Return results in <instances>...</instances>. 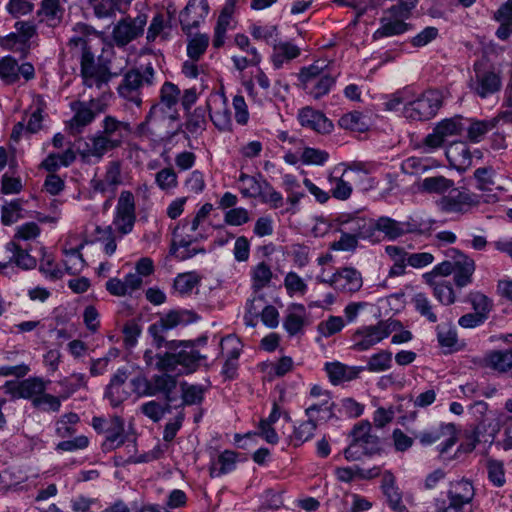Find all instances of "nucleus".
<instances>
[{
	"label": "nucleus",
	"mask_w": 512,
	"mask_h": 512,
	"mask_svg": "<svg viewBox=\"0 0 512 512\" xmlns=\"http://www.w3.org/2000/svg\"><path fill=\"white\" fill-rule=\"evenodd\" d=\"M202 223L195 218L183 219L173 231L170 254L180 261L194 257L197 254H205L204 247H192L194 243L206 239V235L199 231Z\"/></svg>",
	"instance_id": "f257e3e1"
},
{
	"label": "nucleus",
	"mask_w": 512,
	"mask_h": 512,
	"mask_svg": "<svg viewBox=\"0 0 512 512\" xmlns=\"http://www.w3.org/2000/svg\"><path fill=\"white\" fill-rule=\"evenodd\" d=\"M417 2L418 0H401L387 9L380 19L381 26L373 33V39L399 35L407 31L408 25L404 20L409 18Z\"/></svg>",
	"instance_id": "f03ea898"
},
{
	"label": "nucleus",
	"mask_w": 512,
	"mask_h": 512,
	"mask_svg": "<svg viewBox=\"0 0 512 512\" xmlns=\"http://www.w3.org/2000/svg\"><path fill=\"white\" fill-rule=\"evenodd\" d=\"M298 79L303 90L315 99L328 94L336 79L326 69L323 62L316 61L300 70Z\"/></svg>",
	"instance_id": "7ed1b4c3"
},
{
	"label": "nucleus",
	"mask_w": 512,
	"mask_h": 512,
	"mask_svg": "<svg viewBox=\"0 0 512 512\" xmlns=\"http://www.w3.org/2000/svg\"><path fill=\"white\" fill-rule=\"evenodd\" d=\"M154 74L151 64L147 65L143 72L135 69L128 71L117 88L119 96L138 107L141 106L140 90L144 85L151 86L153 84Z\"/></svg>",
	"instance_id": "20e7f679"
},
{
	"label": "nucleus",
	"mask_w": 512,
	"mask_h": 512,
	"mask_svg": "<svg viewBox=\"0 0 512 512\" xmlns=\"http://www.w3.org/2000/svg\"><path fill=\"white\" fill-rule=\"evenodd\" d=\"M401 327L402 324L396 320L380 321L375 325L362 327L354 334L353 349L356 351L369 350Z\"/></svg>",
	"instance_id": "39448f33"
},
{
	"label": "nucleus",
	"mask_w": 512,
	"mask_h": 512,
	"mask_svg": "<svg viewBox=\"0 0 512 512\" xmlns=\"http://www.w3.org/2000/svg\"><path fill=\"white\" fill-rule=\"evenodd\" d=\"M441 104V97L437 91H426L417 99H409L403 107V116L412 121H426L436 115Z\"/></svg>",
	"instance_id": "423d86ee"
},
{
	"label": "nucleus",
	"mask_w": 512,
	"mask_h": 512,
	"mask_svg": "<svg viewBox=\"0 0 512 512\" xmlns=\"http://www.w3.org/2000/svg\"><path fill=\"white\" fill-rule=\"evenodd\" d=\"M464 130L465 123L460 116L440 121L433 131L423 139L424 152L430 153L442 147L448 138L459 136Z\"/></svg>",
	"instance_id": "0eeeda50"
},
{
	"label": "nucleus",
	"mask_w": 512,
	"mask_h": 512,
	"mask_svg": "<svg viewBox=\"0 0 512 512\" xmlns=\"http://www.w3.org/2000/svg\"><path fill=\"white\" fill-rule=\"evenodd\" d=\"M80 64V73L85 87H96L101 90L107 86L111 79V73L107 67L95 63V56L91 50L82 53Z\"/></svg>",
	"instance_id": "6e6552de"
},
{
	"label": "nucleus",
	"mask_w": 512,
	"mask_h": 512,
	"mask_svg": "<svg viewBox=\"0 0 512 512\" xmlns=\"http://www.w3.org/2000/svg\"><path fill=\"white\" fill-rule=\"evenodd\" d=\"M147 24V16L140 14L135 18L126 17L117 22L112 31L117 46L123 47L141 36Z\"/></svg>",
	"instance_id": "1a4fd4ad"
},
{
	"label": "nucleus",
	"mask_w": 512,
	"mask_h": 512,
	"mask_svg": "<svg viewBox=\"0 0 512 512\" xmlns=\"http://www.w3.org/2000/svg\"><path fill=\"white\" fill-rule=\"evenodd\" d=\"M339 232H345L357 239H369L374 235V220L351 214H340L335 218Z\"/></svg>",
	"instance_id": "9d476101"
},
{
	"label": "nucleus",
	"mask_w": 512,
	"mask_h": 512,
	"mask_svg": "<svg viewBox=\"0 0 512 512\" xmlns=\"http://www.w3.org/2000/svg\"><path fill=\"white\" fill-rule=\"evenodd\" d=\"M49 381H44L39 377H29L20 382L7 381L4 385L5 392L13 398H23L30 400L32 405L42 392L47 389Z\"/></svg>",
	"instance_id": "9b49d317"
},
{
	"label": "nucleus",
	"mask_w": 512,
	"mask_h": 512,
	"mask_svg": "<svg viewBox=\"0 0 512 512\" xmlns=\"http://www.w3.org/2000/svg\"><path fill=\"white\" fill-rule=\"evenodd\" d=\"M418 438L423 445H431L443 439L438 447L440 454L446 453L457 441L453 424H441L439 427L422 432Z\"/></svg>",
	"instance_id": "f8f14e48"
},
{
	"label": "nucleus",
	"mask_w": 512,
	"mask_h": 512,
	"mask_svg": "<svg viewBox=\"0 0 512 512\" xmlns=\"http://www.w3.org/2000/svg\"><path fill=\"white\" fill-rule=\"evenodd\" d=\"M329 285L343 293H354L361 289L363 279L361 273L355 268L344 267L331 276Z\"/></svg>",
	"instance_id": "ddd939ff"
},
{
	"label": "nucleus",
	"mask_w": 512,
	"mask_h": 512,
	"mask_svg": "<svg viewBox=\"0 0 512 512\" xmlns=\"http://www.w3.org/2000/svg\"><path fill=\"white\" fill-rule=\"evenodd\" d=\"M5 251L7 257L0 260V272L5 273L6 269L16 265L21 269H32L36 266V260L26 249L20 247L15 241L6 244Z\"/></svg>",
	"instance_id": "4468645a"
},
{
	"label": "nucleus",
	"mask_w": 512,
	"mask_h": 512,
	"mask_svg": "<svg viewBox=\"0 0 512 512\" xmlns=\"http://www.w3.org/2000/svg\"><path fill=\"white\" fill-rule=\"evenodd\" d=\"M117 144L115 140L109 139L97 131L87 137L85 147L80 150V154L83 159L94 158L96 161H100L106 153L118 149Z\"/></svg>",
	"instance_id": "2eb2a0df"
},
{
	"label": "nucleus",
	"mask_w": 512,
	"mask_h": 512,
	"mask_svg": "<svg viewBox=\"0 0 512 512\" xmlns=\"http://www.w3.org/2000/svg\"><path fill=\"white\" fill-rule=\"evenodd\" d=\"M126 370L118 369L107 386L105 396L113 407H118L127 400L131 394L130 385L127 384Z\"/></svg>",
	"instance_id": "dca6fc26"
},
{
	"label": "nucleus",
	"mask_w": 512,
	"mask_h": 512,
	"mask_svg": "<svg viewBox=\"0 0 512 512\" xmlns=\"http://www.w3.org/2000/svg\"><path fill=\"white\" fill-rule=\"evenodd\" d=\"M220 352L226 356V361L222 368V374L227 378H233L237 369V360L241 351V342L234 335H228L221 339Z\"/></svg>",
	"instance_id": "f3484780"
},
{
	"label": "nucleus",
	"mask_w": 512,
	"mask_h": 512,
	"mask_svg": "<svg viewBox=\"0 0 512 512\" xmlns=\"http://www.w3.org/2000/svg\"><path fill=\"white\" fill-rule=\"evenodd\" d=\"M180 100V89L172 82H165L160 90V102L154 104L148 115V119L164 117L165 109L171 110Z\"/></svg>",
	"instance_id": "a211bd4d"
},
{
	"label": "nucleus",
	"mask_w": 512,
	"mask_h": 512,
	"mask_svg": "<svg viewBox=\"0 0 512 512\" xmlns=\"http://www.w3.org/2000/svg\"><path fill=\"white\" fill-rule=\"evenodd\" d=\"M209 5L206 0H189L180 13V23L183 30L196 28L208 15Z\"/></svg>",
	"instance_id": "6ab92c4d"
},
{
	"label": "nucleus",
	"mask_w": 512,
	"mask_h": 512,
	"mask_svg": "<svg viewBox=\"0 0 512 512\" xmlns=\"http://www.w3.org/2000/svg\"><path fill=\"white\" fill-rule=\"evenodd\" d=\"M301 126L321 134H328L333 130V123L322 112L305 107L298 113Z\"/></svg>",
	"instance_id": "aec40b11"
},
{
	"label": "nucleus",
	"mask_w": 512,
	"mask_h": 512,
	"mask_svg": "<svg viewBox=\"0 0 512 512\" xmlns=\"http://www.w3.org/2000/svg\"><path fill=\"white\" fill-rule=\"evenodd\" d=\"M103 136L115 140L118 147H121L125 138L132 132V126L127 121H120L112 115H106L101 122V130Z\"/></svg>",
	"instance_id": "412c9836"
},
{
	"label": "nucleus",
	"mask_w": 512,
	"mask_h": 512,
	"mask_svg": "<svg viewBox=\"0 0 512 512\" xmlns=\"http://www.w3.org/2000/svg\"><path fill=\"white\" fill-rule=\"evenodd\" d=\"M471 88L481 98L498 92L502 86L501 77L498 73L487 71H476L475 81L471 83Z\"/></svg>",
	"instance_id": "4be33fe9"
},
{
	"label": "nucleus",
	"mask_w": 512,
	"mask_h": 512,
	"mask_svg": "<svg viewBox=\"0 0 512 512\" xmlns=\"http://www.w3.org/2000/svg\"><path fill=\"white\" fill-rule=\"evenodd\" d=\"M457 257L454 260V282L456 286L462 288L472 283L476 265L475 261L461 251H455Z\"/></svg>",
	"instance_id": "5701e85b"
},
{
	"label": "nucleus",
	"mask_w": 512,
	"mask_h": 512,
	"mask_svg": "<svg viewBox=\"0 0 512 512\" xmlns=\"http://www.w3.org/2000/svg\"><path fill=\"white\" fill-rule=\"evenodd\" d=\"M179 345L183 348L177 352L179 366L182 367L180 374H191L197 371L202 362L207 359L205 354L200 353L195 349L192 344H184L181 342Z\"/></svg>",
	"instance_id": "b1692460"
},
{
	"label": "nucleus",
	"mask_w": 512,
	"mask_h": 512,
	"mask_svg": "<svg viewBox=\"0 0 512 512\" xmlns=\"http://www.w3.org/2000/svg\"><path fill=\"white\" fill-rule=\"evenodd\" d=\"M235 10V0H227L218 17L214 28L212 40L215 48H220L225 43L226 33L231 28L232 16Z\"/></svg>",
	"instance_id": "393cba45"
},
{
	"label": "nucleus",
	"mask_w": 512,
	"mask_h": 512,
	"mask_svg": "<svg viewBox=\"0 0 512 512\" xmlns=\"http://www.w3.org/2000/svg\"><path fill=\"white\" fill-rule=\"evenodd\" d=\"M65 9L60 0H42L37 11L39 22L49 27H57L63 20Z\"/></svg>",
	"instance_id": "a878e982"
},
{
	"label": "nucleus",
	"mask_w": 512,
	"mask_h": 512,
	"mask_svg": "<svg viewBox=\"0 0 512 512\" xmlns=\"http://www.w3.org/2000/svg\"><path fill=\"white\" fill-rule=\"evenodd\" d=\"M70 108L74 112L73 117L69 121L71 130L81 132L83 128L90 125L95 120V112L89 107L86 101H73L70 103Z\"/></svg>",
	"instance_id": "bb28decb"
},
{
	"label": "nucleus",
	"mask_w": 512,
	"mask_h": 512,
	"mask_svg": "<svg viewBox=\"0 0 512 512\" xmlns=\"http://www.w3.org/2000/svg\"><path fill=\"white\" fill-rule=\"evenodd\" d=\"M445 154L449 164L460 172L466 171L472 164L471 152L463 142L452 143Z\"/></svg>",
	"instance_id": "cd10ccee"
},
{
	"label": "nucleus",
	"mask_w": 512,
	"mask_h": 512,
	"mask_svg": "<svg viewBox=\"0 0 512 512\" xmlns=\"http://www.w3.org/2000/svg\"><path fill=\"white\" fill-rule=\"evenodd\" d=\"M500 119L512 121V112H504L499 117H495L489 120L471 121L469 126L467 128L465 127L469 140L474 143L480 142L487 132L496 127Z\"/></svg>",
	"instance_id": "c85d7f7f"
},
{
	"label": "nucleus",
	"mask_w": 512,
	"mask_h": 512,
	"mask_svg": "<svg viewBox=\"0 0 512 512\" xmlns=\"http://www.w3.org/2000/svg\"><path fill=\"white\" fill-rule=\"evenodd\" d=\"M122 183L121 165L118 161H111L106 166V172L101 180L93 181V188L95 191L105 193L114 192L116 188Z\"/></svg>",
	"instance_id": "c756f323"
},
{
	"label": "nucleus",
	"mask_w": 512,
	"mask_h": 512,
	"mask_svg": "<svg viewBox=\"0 0 512 512\" xmlns=\"http://www.w3.org/2000/svg\"><path fill=\"white\" fill-rule=\"evenodd\" d=\"M152 396L163 395L165 402L172 403L175 400L174 392L177 387V379L168 373L156 374L151 377Z\"/></svg>",
	"instance_id": "7c9ffc66"
},
{
	"label": "nucleus",
	"mask_w": 512,
	"mask_h": 512,
	"mask_svg": "<svg viewBox=\"0 0 512 512\" xmlns=\"http://www.w3.org/2000/svg\"><path fill=\"white\" fill-rule=\"evenodd\" d=\"M107 436L102 444L104 451H112L124 444V420L120 416L111 417L105 430Z\"/></svg>",
	"instance_id": "2f4dec72"
},
{
	"label": "nucleus",
	"mask_w": 512,
	"mask_h": 512,
	"mask_svg": "<svg viewBox=\"0 0 512 512\" xmlns=\"http://www.w3.org/2000/svg\"><path fill=\"white\" fill-rule=\"evenodd\" d=\"M474 495L475 491L472 483L465 479L451 482L447 491L449 501L465 506H472Z\"/></svg>",
	"instance_id": "473e14b6"
},
{
	"label": "nucleus",
	"mask_w": 512,
	"mask_h": 512,
	"mask_svg": "<svg viewBox=\"0 0 512 512\" xmlns=\"http://www.w3.org/2000/svg\"><path fill=\"white\" fill-rule=\"evenodd\" d=\"M306 322V309L302 304H293L286 315L283 326L290 336L302 332Z\"/></svg>",
	"instance_id": "72a5a7b5"
},
{
	"label": "nucleus",
	"mask_w": 512,
	"mask_h": 512,
	"mask_svg": "<svg viewBox=\"0 0 512 512\" xmlns=\"http://www.w3.org/2000/svg\"><path fill=\"white\" fill-rule=\"evenodd\" d=\"M272 63L276 69L283 66L300 55V48L290 42L273 44Z\"/></svg>",
	"instance_id": "f704fd0d"
},
{
	"label": "nucleus",
	"mask_w": 512,
	"mask_h": 512,
	"mask_svg": "<svg viewBox=\"0 0 512 512\" xmlns=\"http://www.w3.org/2000/svg\"><path fill=\"white\" fill-rule=\"evenodd\" d=\"M325 370L332 384L337 385L344 381H350L357 377L358 372L354 367H349L340 362L326 363Z\"/></svg>",
	"instance_id": "c9c22d12"
},
{
	"label": "nucleus",
	"mask_w": 512,
	"mask_h": 512,
	"mask_svg": "<svg viewBox=\"0 0 512 512\" xmlns=\"http://www.w3.org/2000/svg\"><path fill=\"white\" fill-rule=\"evenodd\" d=\"M85 243L86 242H82L77 247H64L63 253L65 257L63 261L67 273L75 275L80 273L84 268L85 260L81 254V250L83 249Z\"/></svg>",
	"instance_id": "e433bc0d"
},
{
	"label": "nucleus",
	"mask_w": 512,
	"mask_h": 512,
	"mask_svg": "<svg viewBox=\"0 0 512 512\" xmlns=\"http://www.w3.org/2000/svg\"><path fill=\"white\" fill-rule=\"evenodd\" d=\"M237 454L231 450H225L218 455L217 459L211 463L210 475L219 477L235 469Z\"/></svg>",
	"instance_id": "4c0bfd02"
},
{
	"label": "nucleus",
	"mask_w": 512,
	"mask_h": 512,
	"mask_svg": "<svg viewBox=\"0 0 512 512\" xmlns=\"http://www.w3.org/2000/svg\"><path fill=\"white\" fill-rule=\"evenodd\" d=\"M197 316L189 310L170 311L163 316L159 323L162 330L167 331L178 325H186L196 320Z\"/></svg>",
	"instance_id": "58836bf2"
},
{
	"label": "nucleus",
	"mask_w": 512,
	"mask_h": 512,
	"mask_svg": "<svg viewBox=\"0 0 512 512\" xmlns=\"http://www.w3.org/2000/svg\"><path fill=\"white\" fill-rule=\"evenodd\" d=\"M201 276L194 272H185L178 274L174 279V290L181 296H188L200 285Z\"/></svg>",
	"instance_id": "ea45409f"
},
{
	"label": "nucleus",
	"mask_w": 512,
	"mask_h": 512,
	"mask_svg": "<svg viewBox=\"0 0 512 512\" xmlns=\"http://www.w3.org/2000/svg\"><path fill=\"white\" fill-rule=\"evenodd\" d=\"M76 160V153L72 148L66 149L63 153H51L42 162V167L49 172H55L61 166L68 167Z\"/></svg>",
	"instance_id": "a19ab883"
},
{
	"label": "nucleus",
	"mask_w": 512,
	"mask_h": 512,
	"mask_svg": "<svg viewBox=\"0 0 512 512\" xmlns=\"http://www.w3.org/2000/svg\"><path fill=\"white\" fill-rule=\"evenodd\" d=\"M305 414L317 424L327 422L334 417V402L331 399H323L320 403L312 404L306 408Z\"/></svg>",
	"instance_id": "79ce46f5"
},
{
	"label": "nucleus",
	"mask_w": 512,
	"mask_h": 512,
	"mask_svg": "<svg viewBox=\"0 0 512 512\" xmlns=\"http://www.w3.org/2000/svg\"><path fill=\"white\" fill-rule=\"evenodd\" d=\"M182 402L179 407L199 405L204 399L206 388L200 384L181 383Z\"/></svg>",
	"instance_id": "37998d69"
},
{
	"label": "nucleus",
	"mask_w": 512,
	"mask_h": 512,
	"mask_svg": "<svg viewBox=\"0 0 512 512\" xmlns=\"http://www.w3.org/2000/svg\"><path fill=\"white\" fill-rule=\"evenodd\" d=\"M353 442L357 443L364 450H367V445H376L378 437L371 434V424L368 421H361L356 424L350 432Z\"/></svg>",
	"instance_id": "c03bdc74"
},
{
	"label": "nucleus",
	"mask_w": 512,
	"mask_h": 512,
	"mask_svg": "<svg viewBox=\"0 0 512 512\" xmlns=\"http://www.w3.org/2000/svg\"><path fill=\"white\" fill-rule=\"evenodd\" d=\"M382 490L387 497L390 506L393 509H398L402 505V495L399 492L398 487L395 485V477L389 471L383 474L382 478Z\"/></svg>",
	"instance_id": "a18cd8bd"
},
{
	"label": "nucleus",
	"mask_w": 512,
	"mask_h": 512,
	"mask_svg": "<svg viewBox=\"0 0 512 512\" xmlns=\"http://www.w3.org/2000/svg\"><path fill=\"white\" fill-rule=\"evenodd\" d=\"M488 366L499 372H507L512 368V351H492L486 356Z\"/></svg>",
	"instance_id": "49530a36"
},
{
	"label": "nucleus",
	"mask_w": 512,
	"mask_h": 512,
	"mask_svg": "<svg viewBox=\"0 0 512 512\" xmlns=\"http://www.w3.org/2000/svg\"><path fill=\"white\" fill-rule=\"evenodd\" d=\"M272 271L265 262L258 263L251 272L252 288L255 293L268 286L272 279Z\"/></svg>",
	"instance_id": "de8ad7c7"
},
{
	"label": "nucleus",
	"mask_w": 512,
	"mask_h": 512,
	"mask_svg": "<svg viewBox=\"0 0 512 512\" xmlns=\"http://www.w3.org/2000/svg\"><path fill=\"white\" fill-rule=\"evenodd\" d=\"M375 230L382 232L389 240L401 237L400 221L387 216H381L374 221Z\"/></svg>",
	"instance_id": "09e8293b"
},
{
	"label": "nucleus",
	"mask_w": 512,
	"mask_h": 512,
	"mask_svg": "<svg viewBox=\"0 0 512 512\" xmlns=\"http://www.w3.org/2000/svg\"><path fill=\"white\" fill-rule=\"evenodd\" d=\"M338 123L341 128L354 132H364L368 129L365 117L358 111H352L344 114L339 119Z\"/></svg>",
	"instance_id": "8fccbe9b"
},
{
	"label": "nucleus",
	"mask_w": 512,
	"mask_h": 512,
	"mask_svg": "<svg viewBox=\"0 0 512 512\" xmlns=\"http://www.w3.org/2000/svg\"><path fill=\"white\" fill-rule=\"evenodd\" d=\"M140 411L153 422H159L166 413L171 411V403L162 405L156 400L148 401L141 405Z\"/></svg>",
	"instance_id": "3c124183"
},
{
	"label": "nucleus",
	"mask_w": 512,
	"mask_h": 512,
	"mask_svg": "<svg viewBox=\"0 0 512 512\" xmlns=\"http://www.w3.org/2000/svg\"><path fill=\"white\" fill-rule=\"evenodd\" d=\"M391 366L392 353L388 350H381L369 358L366 369L370 372L379 373L389 370Z\"/></svg>",
	"instance_id": "603ef678"
},
{
	"label": "nucleus",
	"mask_w": 512,
	"mask_h": 512,
	"mask_svg": "<svg viewBox=\"0 0 512 512\" xmlns=\"http://www.w3.org/2000/svg\"><path fill=\"white\" fill-rule=\"evenodd\" d=\"M210 119L215 127L221 131H227L231 128V113L227 107L225 97L222 98L221 107L215 111H210Z\"/></svg>",
	"instance_id": "864d4df0"
},
{
	"label": "nucleus",
	"mask_w": 512,
	"mask_h": 512,
	"mask_svg": "<svg viewBox=\"0 0 512 512\" xmlns=\"http://www.w3.org/2000/svg\"><path fill=\"white\" fill-rule=\"evenodd\" d=\"M317 425L318 424L312 418H308L306 421L300 423L299 426L295 427L291 437L294 445L299 446L311 439L314 436Z\"/></svg>",
	"instance_id": "5fc2aeb1"
},
{
	"label": "nucleus",
	"mask_w": 512,
	"mask_h": 512,
	"mask_svg": "<svg viewBox=\"0 0 512 512\" xmlns=\"http://www.w3.org/2000/svg\"><path fill=\"white\" fill-rule=\"evenodd\" d=\"M209 44L207 34H196L187 44V55L191 60L197 61L205 53Z\"/></svg>",
	"instance_id": "6e6d98bb"
},
{
	"label": "nucleus",
	"mask_w": 512,
	"mask_h": 512,
	"mask_svg": "<svg viewBox=\"0 0 512 512\" xmlns=\"http://www.w3.org/2000/svg\"><path fill=\"white\" fill-rule=\"evenodd\" d=\"M454 182L444 176L427 177L422 181L421 187L429 193H444L452 188Z\"/></svg>",
	"instance_id": "4d7b16f0"
},
{
	"label": "nucleus",
	"mask_w": 512,
	"mask_h": 512,
	"mask_svg": "<svg viewBox=\"0 0 512 512\" xmlns=\"http://www.w3.org/2000/svg\"><path fill=\"white\" fill-rule=\"evenodd\" d=\"M18 70V63L13 57L7 56L0 60V77L6 83L13 84L19 80Z\"/></svg>",
	"instance_id": "13d9d810"
},
{
	"label": "nucleus",
	"mask_w": 512,
	"mask_h": 512,
	"mask_svg": "<svg viewBox=\"0 0 512 512\" xmlns=\"http://www.w3.org/2000/svg\"><path fill=\"white\" fill-rule=\"evenodd\" d=\"M116 214L136 218L135 200L132 192L124 190L120 193L116 205Z\"/></svg>",
	"instance_id": "bf43d9fd"
},
{
	"label": "nucleus",
	"mask_w": 512,
	"mask_h": 512,
	"mask_svg": "<svg viewBox=\"0 0 512 512\" xmlns=\"http://www.w3.org/2000/svg\"><path fill=\"white\" fill-rule=\"evenodd\" d=\"M412 301L416 311L421 316L425 317L431 323L437 321V315L433 312L432 304L424 293H417Z\"/></svg>",
	"instance_id": "052dcab7"
},
{
	"label": "nucleus",
	"mask_w": 512,
	"mask_h": 512,
	"mask_svg": "<svg viewBox=\"0 0 512 512\" xmlns=\"http://www.w3.org/2000/svg\"><path fill=\"white\" fill-rule=\"evenodd\" d=\"M206 127V109L197 107L189 115L186 122V129L192 134L201 133Z\"/></svg>",
	"instance_id": "680f3d73"
},
{
	"label": "nucleus",
	"mask_w": 512,
	"mask_h": 512,
	"mask_svg": "<svg viewBox=\"0 0 512 512\" xmlns=\"http://www.w3.org/2000/svg\"><path fill=\"white\" fill-rule=\"evenodd\" d=\"M265 298L262 294L255 295L246 303V314L244 316L245 323L250 326H255V320L260 314V309H263Z\"/></svg>",
	"instance_id": "e2e57ef3"
},
{
	"label": "nucleus",
	"mask_w": 512,
	"mask_h": 512,
	"mask_svg": "<svg viewBox=\"0 0 512 512\" xmlns=\"http://www.w3.org/2000/svg\"><path fill=\"white\" fill-rule=\"evenodd\" d=\"M344 327V320L340 316H329L327 320L321 321L317 326V331L323 337H330L340 332Z\"/></svg>",
	"instance_id": "0e129e2a"
},
{
	"label": "nucleus",
	"mask_w": 512,
	"mask_h": 512,
	"mask_svg": "<svg viewBox=\"0 0 512 512\" xmlns=\"http://www.w3.org/2000/svg\"><path fill=\"white\" fill-rule=\"evenodd\" d=\"M330 184L333 185L331 188V194L338 200H347L352 194V186L348 181H345L343 177H329Z\"/></svg>",
	"instance_id": "69168bd1"
},
{
	"label": "nucleus",
	"mask_w": 512,
	"mask_h": 512,
	"mask_svg": "<svg viewBox=\"0 0 512 512\" xmlns=\"http://www.w3.org/2000/svg\"><path fill=\"white\" fill-rule=\"evenodd\" d=\"M433 285V294L438 301L444 305H450L455 301V294L452 285L449 282H435Z\"/></svg>",
	"instance_id": "338daca9"
},
{
	"label": "nucleus",
	"mask_w": 512,
	"mask_h": 512,
	"mask_svg": "<svg viewBox=\"0 0 512 512\" xmlns=\"http://www.w3.org/2000/svg\"><path fill=\"white\" fill-rule=\"evenodd\" d=\"M487 474L490 482L496 486L501 487L505 484V471L501 461L488 460L487 461Z\"/></svg>",
	"instance_id": "774afa93"
}]
</instances>
